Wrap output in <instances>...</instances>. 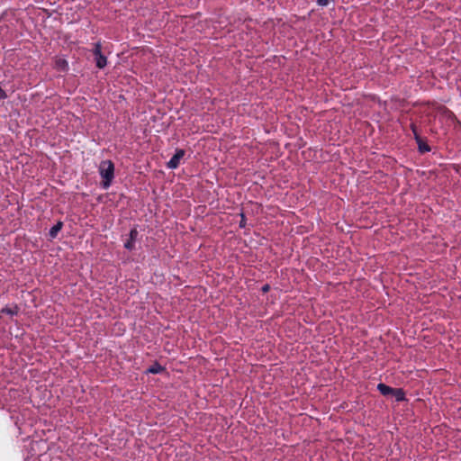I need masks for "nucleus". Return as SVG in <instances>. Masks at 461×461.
<instances>
[{"label":"nucleus","mask_w":461,"mask_h":461,"mask_svg":"<svg viewBox=\"0 0 461 461\" xmlns=\"http://www.w3.org/2000/svg\"><path fill=\"white\" fill-rule=\"evenodd\" d=\"M245 226H246V217L243 213H241V220L240 221V227L245 228Z\"/></svg>","instance_id":"obj_14"},{"label":"nucleus","mask_w":461,"mask_h":461,"mask_svg":"<svg viewBox=\"0 0 461 461\" xmlns=\"http://www.w3.org/2000/svg\"><path fill=\"white\" fill-rule=\"evenodd\" d=\"M95 65L98 68L102 69L107 65V59L105 56L99 55L95 57Z\"/></svg>","instance_id":"obj_9"},{"label":"nucleus","mask_w":461,"mask_h":461,"mask_svg":"<svg viewBox=\"0 0 461 461\" xmlns=\"http://www.w3.org/2000/svg\"><path fill=\"white\" fill-rule=\"evenodd\" d=\"M330 3V0H317V4L320 6H327Z\"/></svg>","instance_id":"obj_15"},{"label":"nucleus","mask_w":461,"mask_h":461,"mask_svg":"<svg viewBox=\"0 0 461 461\" xmlns=\"http://www.w3.org/2000/svg\"><path fill=\"white\" fill-rule=\"evenodd\" d=\"M416 143L418 144V149L421 154L429 152L431 149L430 147L421 138L417 140Z\"/></svg>","instance_id":"obj_6"},{"label":"nucleus","mask_w":461,"mask_h":461,"mask_svg":"<svg viewBox=\"0 0 461 461\" xmlns=\"http://www.w3.org/2000/svg\"><path fill=\"white\" fill-rule=\"evenodd\" d=\"M164 367L158 364V362H155L153 365H151L148 370H147V373H149V374H160L164 371Z\"/></svg>","instance_id":"obj_8"},{"label":"nucleus","mask_w":461,"mask_h":461,"mask_svg":"<svg viewBox=\"0 0 461 461\" xmlns=\"http://www.w3.org/2000/svg\"><path fill=\"white\" fill-rule=\"evenodd\" d=\"M397 402H402L405 400V393L402 388H393L392 394Z\"/></svg>","instance_id":"obj_7"},{"label":"nucleus","mask_w":461,"mask_h":461,"mask_svg":"<svg viewBox=\"0 0 461 461\" xmlns=\"http://www.w3.org/2000/svg\"><path fill=\"white\" fill-rule=\"evenodd\" d=\"M99 174L103 178L101 183L104 189H107L114 177V165L111 160H103L99 165Z\"/></svg>","instance_id":"obj_1"},{"label":"nucleus","mask_w":461,"mask_h":461,"mask_svg":"<svg viewBox=\"0 0 461 461\" xmlns=\"http://www.w3.org/2000/svg\"><path fill=\"white\" fill-rule=\"evenodd\" d=\"M269 290H270V285H267V284H266L265 285H263V286H262V288H261V291H262L263 293H267Z\"/></svg>","instance_id":"obj_17"},{"label":"nucleus","mask_w":461,"mask_h":461,"mask_svg":"<svg viewBox=\"0 0 461 461\" xmlns=\"http://www.w3.org/2000/svg\"><path fill=\"white\" fill-rule=\"evenodd\" d=\"M139 235V231L136 228H133L130 230L129 238L124 242V248L128 250H133L135 249V241Z\"/></svg>","instance_id":"obj_3"},{"label":"nucleus","mask_w":461,"mask_h":461,"mask_svg":"<svg viewBox=\"0 0 461 461\" xmlns=\"http://www.w3.org/2000/svg\"><path fill=\"white\" fill-rule=\"evenodd\" d=\"M377 390L384 396L391 395L393 392V388L386 385L385 384L380 383L377 384Z\"/></svg>","instance_id":"obj_4"},{"label":"nucleus","mask_w":461,"mask_h":461,"mask_svg":"<svg viewBox=\"0 0 461 461\" xmlns=\"http://www.w3.org/2000/svg\"><path fill=\"white\" fill-rule=\"evenodd\" d=\"M410 128L413 133V136H414V139L415 140L420 139L421 137L420 136L419 134V131H418V129H417V126L415 125V123L411 122V125H410Z\"/></svg>","instance_id":"obj_13"},{"label":"nucleus","mask_w":461,"mask_h":461,"mask_svg":"<svg viewBox=\"0 0 461 461\" xmlns=\"http://www.w3.org/2000/svg\"><path fill=\"white\" fill-rule=\"evenodd\" d=\"M18 312H19V307L17 305H14L12 308L6 306L1 310V313H5V314H8L11 316L17 315Z\"/></svg>","instance_id":"obj_10"},{"label":"nucleus","mask_w":461,"mask_h":461,"mask_svg":"<svg viewBox=\"0 0 461 461\" xmlns=\"http://www.w3.org/2000/svg\"><path fill=\"white\" fill-rule=\"evenodd\" d=\"M92 53L93 55L95 57V56H99V55H102V44L100 41L98 42H95L94 44V48L92 50Z\"/></svg>","instance_id":"obj_12"},{"label":"nucleus","mask_w":461,"mask_h":461,"mask_svg":"<svg viewBox=\"0 0 461 461\" xmlns=\"http://www.w3.org/2000/svg\"><path fill=\"white\" fill-rule=\"evenodd\" d=\"M7 98V95L5 93V90L2 89V87L0 86V99H5Z\"/></svg>","instance_id":"obj_16"},{"label":"nucleus","mask_w":461,"mask_h":461,"mask_svg":"<svg viewBox=\"0 0 461 461\" xmlns=\"http://www.w3.org/2000/svg\"><path fill=\"white\" fill-rule=\"evenodd\" d=\"M56 67L59 70L66 71L68 68V64L66 59H59L56 61Z\"/></svg>","instance_id":"obj_11"},{"label":"nucleus","mask_w":461,"mask_h":461,"mask_svg":"<svg viewBox=\"0 0 461 461\" xmlns=\"http://www.w3.org/2000/svg\"><path fill=\"white\" fill-rule=\"evenodd\" d=\"M63 227L62 221H58L54 226L51 227L50 230L49 235L51 239H55L58 235V233L61 230Z\"/></svg>","instance_id":"obj_5"},{"label":"nucleus","mask_w":461,"mask_h":461,"mask_svg":"<svg viewBox=\"0 0 461 461\" xmlns=\"http://www.w3.org/2000/svg\"><path fill=\"white\" fill-rule=\"evenodd\" d=\"M185 151L182 149H178L176 150L174 156L169 159L167 163V166L170 169H176L180 165V160L184 158Z\"/></svg>","instance_id":"obj_2"}]
</instances>
